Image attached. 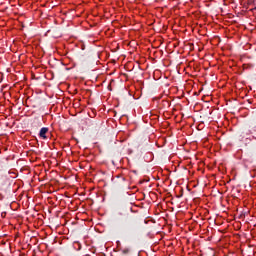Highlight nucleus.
<instances>
[{
    "label": "nucleus",
    "instance_id": "nucleus-1",
    "mask_svg": "<svg viewBox=\"0 0 256 256\" xmlns=\"http://www.w3.org/2000/svg\"><path fill=\"white\" fill-rule=\"evenodd\" d=\"M48 132H49V128L43 127V128H41L39 135L42 139H47L46 135Z\"/></svg>",
    "mask_w": 256,
    "mask_h": 256
},
{
    "label": "nucleus",
    "instance_id": "nucleus-2",
    "mask_svg": "<svg viewBox=\"0 0 256 256\" xmlns=\"http://www.w3.org/2000/svg\"><path fill=\"white\" fill-rule=\"evenodd\" d=\"M245 135H251V130H247L246 132H242L241 139H245Z\"/></svg>",
    "mask_w": 256,
    "mask_h": 256
},
{
    "label": "nucleus",
    "instance_id": "nucleus-3",
    "mask_svg": "<svg viewBox=\"0 0 256 256\" xmlns=\"http://www.w3.org/2000/svg\"><path fill=\"white\" fill-rule=\"evenodd\" d=\"M129 248H124L123 250H122V253L124 254V255H127V253H129Z\"/></svg>",
    "mask_w": 256,
    "mask_h": 256
}]
</instances>
